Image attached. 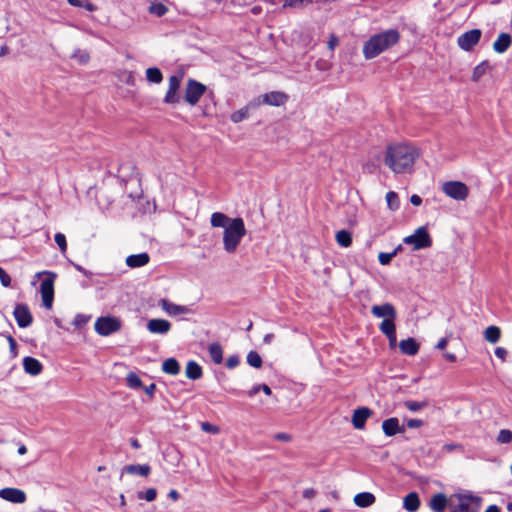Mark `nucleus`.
<instances>
[{"label": "nucleus", "instance_id": "aec40b11", "mask_svg": "<svg viewBox=\"0 0 512 512\" xmlns=\"http://www.w3.org/2000/svg\"><path fill=\"white\" fill-rule=\"evenodd\" d=\"M24 371L32 376L39 375L43 370L41 362L33 357L27 356L23 359Z\"/></svg>", "mask_w": 512, "mask_h": 512}, {"label": "nucleus", "instance_id": "473e14b6", "mask_svg": "<svg viewBox=\"0 0 512 512\" xmlns=\"http://www.w3.org/2000/svg\"><path fill=\"white\" fill-rule=\"evenodd\" d=\"M146 78L151 83L159 84L163 80V75L157 67H150L146 70Z\"/></svg>", "mask_w": 512, "mask_h": 512}, {"label": "nucleus", "instance_id": "8fccbe9b", "mask_svg": "<svg viewBox=\"0 0 512 512\" xmlns=\"http://www.w3.org/2000/svg\"><path fill=\"white\" fill-rule=\"evenodd\" d=\"M442 449L448 453H451L454 451L463 452V446L459 443H446L443 445Z\"/></svg>", "mask_w": 512, "mask_h": 512}, {"label": "nucleus", "instance_id": "49530a36", "mask_svg": "<svg viewBox=\"0 0 512 512\" xmlns=\"http://www.w3.org/2000/svg\"><path fill=\"white\" fill-rule=\"evenodd\" d=\"M181 80H182V76H179V75L170 76L168 90L178 91L180 88Z\"/></svg>", "mask_w": 512, "mask_h": 512}, {"label": "nucleus", "instance_id": "9d476101", "mask_svg": "<svg viewBox=\"0 0 512 512\" xmlns=\"http://www.w3.org/2000/svg\"><path fill=\"white\" fill-rule=\"evenodd\" d=\"M288 101V95L280 91L265 93L254 100L255 105L266 104L270 106H282Z\"/></svg>", "mask_w": 512, "mask_h": 512}, {"label": "nucleus", "instance_id": "5701e85b", "mask_svg": "<svg viewBox=\"0 0 512 512\" xmlns=\"http://www.w3.org/2000/svg\"><path fill=\"white\" fill-rule=\"evenodd\" d=\"M512 42L511 36L508 33H501L493 43V49L496 53L502 54L507 51Z\"/></svg>", "mask_w": 512, "mask_h": 512}, {"label": "nucleus", "instance_id": "f704fd0d", "mask_svg": "<svg viewBox=\"0 0 512 512\" xmlns=\"http://www.w3.org/2000/svg\"><path fill=\"white\" fill-rule=\"evenodd\" d=\"M386 202L390 210L396 211L400 207L398 194L394 191H389L386 194Z\"/></svg>", "mask_w": 512, "mask_h": 512}, {"label": "nucleus", "instance_id": "0eeeda50", "mask_svg": "<svg viewBox=\"0 0 512 512\" xmlns=\"http://www.w3.org/2000/svg\"><path fill=\"white\" fill-rule=\"evenodd\" d=\"M442 191L450 198L464 201L469 195L468 186L460 181H447L442 185Z\"/></svg>", "mask_w": 512, "mask_h": 512}, {"label": "nucleus", "instance_id": "864d4df0", "mask_svg": "<svg viewBox=\"0 0 512 512\" xmlns=\"http://www.w3.org/2000/svg\"><path fill=\"white\" fill-rule=\"evenodd\" d=\"M0 281L4 287H9L11 285V277L1 267H0Z\"/></svg>", "mask_w": 512, "mask_h": 512}, {"label": "nucleus", "instance_id": "20e7f679", "mask_svg": "<svg viewBox=\"0 0 512 512\" xmlns=\"http://www.w3.org/2000/svg\"><path fill=\"white\" fill-rule=\"evenodd\" d=\"M482 498L471 493L454 494L450 497V512H479Z\"/></svg>", "mask_w": 512, "mask_h": 512}, {"label": "nucleus", "instance_id": "bf43d9fd", "mask_svg": "<svg viewBox=\"0 0 512 512\" xmlns=\"http://www.w3.org/2000/svg\"><path fill=\"white\" fill-rule=\"evenodd\" d=\"M155 389H156V385H155L154 383H151L149 386H145V387H144V391H145V393H146L150 398H152V397L154 396Z\"/></svg>", "mask_w": 512, "mask_h": 512}, {"label": "nucleus", "instance_id": "ddd939ff", "mask_svg": "<svg viewBox=\"0 0 512 512\" xmlns=\"http://www.w3.org/2000/svg\"><path fill=\"white\" fill-rule=\"evenodd\" d=\"M371 313L376 318H383V320L396 319L397 312L391 303H384L382 305H374L371 308Z\"/></svg>", "mask_w": 512, "mask_h": 512}, {"label": "nucleus", "instance_id": "de8ad7c7", "mask_svg": "<svg viewBox=\"0 0 512 512\" xmlns=\"http://www.w3.org/2000/svg\"><path fill=\"white\" fill-rule=\"evenodd\" d=\"M54 239L61 252L64 253L67 250V242L65 235L62 233H56Z\"/></svg>", "mask_w": 512, "mask_h": 512}, {"label": "nucleus", "instance_id": "6e6552de", "mask_svg": "<svg viewBox=\"0 0 512 512\" xmlns=\"http://www.w3.org/2000/svg\"><path fill=\"white\" fill-rule=\"evenodd\" d=\"M95 331L101 336H108L121 329V321L115 317H100L95 321Z\"/></svg>", "mask_w": 512, "mask_h": 512}, {"label": "nucleus", "instance_id": "774afa93", "mask_svg": "<svg viewBox=\"0 0 512 512\" xmlns=\"http://www.w3.org/2000/svg\"><path fill=\"white\" fill-rule=\"evenodd\" d=\"M484 512H501L497 505H490Z\"/></svg>", "mask_w": 512, "mask_h": 512}, {"label": "nucleus", "instance_id": "09e8293b", "mask_svg": "<svg viewBox=\"0 0 512 512\" xmlns=\"http://www.w3.org/2000/svg\"><path fill=\"white\" fill-rule=\"evenodd\" d=\"M149 11L157 16H163L166 13L167 8L162 4H153L150 6Z\"/></svg>", "mask_w": 512, "mask_h": 512}, {"label": "nucleus", "instance_id": "423d86ee", "mask_svg": "<svg viewBox=\"0 0 512 512\" xmlns=\"http://www.w3.org/2000/svg\"><path fill=\"white\" fill-rule=\"evenodd\" d=\"M403 242L412 245L414 250H421L432 246V239L425 227H419L412 235L404 238Z\"/></svg>", "mask_w": 512, "mask_h": 512}, {"label": "nucleus", "instance_id": "e433bc0d", "mask_svg": "<svg viewBox=\"0 0 512 512\" xmlns=\"http://www.w3.org/2000/svg\"><path fill=\"white\" fill-rule=\"evenodd\" d=\"M488 62L483 61L473 69L472 80L477 82L487 71Z\"/></svg>", "mask_w": 512, "mask_h": 512}, {"label": "nucleus", "instance_id": "dca6fc26", "mask_svg": "<svg viewBox=\"0 0 512 512\" xmlns=\"http://www.w3.org/2000/svg\"><path fill=\"white\" fill-rule=\"evenodd\" d=\"M147 330L152 334H167L171 330V323L165 319L154 318L147 322Z\"/></svg>", "mask_w": 512, "mask_h": 512}, {"label": "nucleus", "instance_id": "7ed1b4c3", "mask_svg": "<svg viewBox=\"0 0 512 512\" xmlns=\"http://www.w3.org/2000/svg\"><path fill=\"white\" fill-rule=\"evenodd\" d=\"M399 40L400 33L397 29H388L374 34L363 44V56L367 60L376 58L381 53L395 46Z\"/></svg>", "mask_w": 512, "mask_h": 512}, {"label": "nucleus", "instance_id": "c03bdc74", "mask_svg": "<svg viewBox=\"0 0 512 512\" xmlns=\"http://www.w3.org/2000/svg\"><path fill=\"white\" fill-rule=\"evenodd\" d=\"M397 251H398V249L394 250L391 253H384V252L379 253L378 260H379L380 264L388 265L391 262V260L393 259V257L396 256Z\"/></svg>", "mask_w": 512, "mask_h": 512}, {"label": "nucleus", "instance_id": "a18cd8bd", "mask_svg": "<svg viewBox=\"0 0 512 512\" xmlns=\"http://www.w3.org/2000/svg\"><path fill=\"white\" fill-rule=\"evenodd\" d=\"M404 405L409 411L417 412L426 407L427 404L418 401H406Z\"/></svg>", "mask_w": 512, "mask_h": 512}, {"label": "nucleus", "instance_id": "4be33fe9", "mask_svg": "<svg viewBox=\"0 0 512 512\" xmlns=\"http://www.w3.org/2000/svg\"><path fill=\"white\" fill-rule=\"evenodd\" d=\"M151 472V467L148 464H131L127 465L122 469L121 476L124 473L130 474V475H140L142 477H147Z\"/></svg>", "mask_w": 512, "mask_h": 512}, {"label": "nucleus", "instance_id": "2eb2a0df", "mask_svg": "<svg viewBox=\"0 0 512 512\" xmlns=\"http://www.w3.org/2000/svg\"><path fill=\"white\" fill-rule=\"evenodd\" d=\"M0 498L12 503L21 504L26 501V494L17 488H3L0 490Z\"/></svg>", "mask_w": 512, "mask_h": 512}, {"label": "nucleus", "instance_id": "72a5a7b5", "mask_svg": "<svg viewBox=\"0 0 512 512\" xmlns=\"http://www.w3.org/2000/svg\"><path fill=\"white\" fill-rule=\"evenodd\" d=\"M395 319L383 320L379 325L380 331L385 336H391V334L396 333Z\"/></svg>", "mask_w": 512, "mask_h": 512}, {"label": "nucleus", "instance_id": "680f3d73", "mask_svg": "<svg viewBox=\"0 0 512 512\" xmlns=\"http://www.w3.org/2000/svg\"><path fill=\"white\" fill-rule=\"evenodd\" d=\"M410 202L414 205V206H420L421 203H422V199L419 195L417 194H413L411 197H410Z\"/></svg>", "mask_w": 512, "mask_h": 512}, {"label": "nucleus", "instance_id": "5fc2aeb1", "mask_svg": "<svg viewBox=\"0 0 512 512\" xmlns=\"http://www.w3.org/2000/svg\"><path fill=\"white\" fill-rule=\"evenodd\" d=\"M424 425V422L421 419H409L407 421V427L411 429H416Z\"/></svg>", "mask_w": 512, "mask_h": 512}, {"label": "nucleus", "instance_id": "bb28decb", "mask_svg": "<svg viewBox=\"0 0 512 512\" xmlns=\"http://www.w3.org/2000/svg\"><path fill=\"white\" fill-rule=\"evenodd\" d=\"M185 374L191 380H198L202 377L203 371L197 362L189 361L186 365Z\"/></svg>", "mask_w": 512, "mask_h": 512}, {"label": "nucleus", "instance_id": "6e6d98bb", "mask_svg": "<svg viewBox=\"0 0 512 512\" xmlns=\"http://www.w3.org/2000/svg\"><path fill=\"white\" fill-rule=\"evenodd\" d=\"M6 338L9 343V347H10V351H11L12 355L16 356L17 343H16L15 339L11 335H7Z\"/></svg>", "mask_w": 512, "mask_h": 512}, {"label": "nucleus", "instance_id": "a211bd4d", "mask_svg": "<svg viewBox=\"0 0 512 512\" xmlns=\"http://www.w3.org/2000/svg\"><path fill=\"white\" fill-rule=\"evenodd\" d=\"M382 430L384 434L388 437H392L398 433H404L405 428L401 426L399 423V419L396 417H391L382 422Z\"/></svg>", "mask_w": 512, "mask_h": 512}, {"label": "nucleus", "instance_id": "c756f323", "mask_svg": "<svg viewBox=\"0 0 512 512\" xmlns=\"http://www.w3.org/2000/svg\"><path fill=\"white\" fill-rule=\"evenodd\" d=\"M501 337V330L497 326H489L484 331V338L486 341L495 344L500 340Z\"/></svg>", "mask_w": 512, "mask_h": 512}, {"label": "nucleus", "instance_id": "f3484780", "mask_svg": "<svg viewBox=\"0 0 512 512\" xmlns=\"http://www.w3.org/2000/svg\"><path fill=\"white\" fill-rule=\"evenodd\" d=\"M428 506L433 512H444L446 508L450 509V498L444 493H437L431 497Z\"/></svg>", "mask_w": 512, "mask_h": 512}, {"label": "nucleus", "instance_id": "cd10ccee", "mask_svg": "<svg viewBox=\"0 0 512 512\" xmlns=\"http://www.w3.org/2000/svg\"><path fill=\"white\" fill-rule=\"evenodd\" d=\"M162 371L169 375H177L180 372V365L175 358H168L162 364Z\"/></svg>", "mask_w": 512, "mask_h": 512}, {"label": "nucleus", "instance_id": "ea45409f", "mask_svg": "<svg viewBox=\"0 0 512 512\" xmlns=\"http://www.w3.org/2000/svg\"><path fill=\"white\" fill-rule=\"evenodd\" d=\"M138 499H145L148 502H152L157 497V491L154 488H148L146 491H140L137 493Z\"/></svg>", "mask_w": 512, "mask_h": 512}, {"label": "nucleus", "instance_id": "412c9836", "mask_svg": "<svg viewBox=\"0 0 512 512\" xmlns=\"http://www.w3.org/2000/svg\"><path fill=\"white\" fill-rule=\"evenodd\" d=\"M149 260H150V256L148 255V253L143 252L140 254L129 255L126 258L125 262H126V265L130 268H139V267H143L146 264H148Z\"/></svg>", "mask_w": 512, "mask_h": 512}, {"label": "nucleus", "instance_id": "79ce46f5", "mask_svg": "<svg viewBox=\"0 0 512 512\" xmlns=\"http://www.w3.org/2000/svg\"><path fill=\"white\" fill-rule=\"evenodd\" d=\"M311 2L312 0H284L283 8H302Z\"/></svg>", "mask_w": 512, "mask_h": 512}, {"label": "nucleus", "instance_id": "58836bf2", "mask_svg": "<svg viewBox=\"0 0 512 512\" xmlns=\"http://www.w3.org/2000/svg\"><path fill=\"white\" fill-rule=\"evenodd\" d=\"M497 442L500 444H509L512 442V431L509 429H501L497 436Z\"/></svg>", "mask_w": 512, "mask_h": 512}, {"label": "nucleus", "instance_id": "a19ab883", "mask_svg": "<svg viewBox=\"0 0 512 512\" xmlns=\"http://www.w3.org/2000/svg\"><path fill=\"white\" fill-rule=\"evenodd\" d=\"M72 58L76 59L80 64L84 65L90 60V55L85 50L77 49L73 53Z\"/></svg>", "mask_w": 512, "mask_h": 512}, {"label": "nucleus", "instance_id": "13d9d810", "mask_svg": "<svg viewBox=\"0 0 512 512\" xmlns=\"http://www.w3.org/2000/svg\"><path fill=\"white\" fill-rule=\"evenodd\" d=\"M338 43H339V40H338L337 36L331 35L329 38V41H328V48L331 51H333L335 49V47L338 45Z\"/></svg>", "mask_w": 512, "mask_h": 512}, {"label": "nucleus", "instance_id": "c85d7f7f", "mask_svg": "<svg viewBox=\"0 0 512 512\" xmlns=\"http://www.w3.org/2000/svg\"><path fill=\"white\" fill-rule=\"evenodd\" d=\"M209 355L215 364H221L223 361V350L219 343H212L208 347Z\"/></svg>", "mask_w": 512, "mask_h": 512}, {"label": "nucleus", "instance_id": "a878e982", "mask_svg": "<svg viewBox=\"0 0 512 512\" xmlns=\"http://www.w3.org/2000/svg\"><path fill=\"white\" fill-rule=\"evenodd\" d=\"M376 501L374 494L370 492H361L354 496V503L356 506L366 508L373 505Z\"/></svg>", "mask_w": 512, "mask_h": 512}, {"label": "nucleus", "instance_id": "4d7b16f0", "mask_svg": "<svg viewBox=\"0 0 512 512\" xmlns=\"http://www.w3.org/2000/svg\"><path fill=\"white\" fill-rule=\"evenodd\" d=\"M508 352L505 348L503 347H497L495 349V355L501 359L502 361H505L506 360V356H507Z\"/></svg>", "mask_w": 512, "mask_h": 512}, {"label": "nucleus", "instance_id": "f03ea898", "mask_svg": "<svg viewBox=\"0 0 512 512\" xmlns=\"http://www.w3.org/2000/svg\"><path fill=\"white\" fill-rule=\"evenodd\" d=\"M419 156V150L414 145L395 143L387 146L384 163L396 174L410 173Z\"/></svg>", "mask_w": 512, "mask_h": 512}, {"label": "nucleus", "instance_id": "6ab92c4d", "mask_svg": "<svg viewBox=\"0 0 512 512\" xmlns=\"http://www.w3.org/2000/svg\"><path fill=\"white\" fill-rule=\"evenodd\" d=\"M372 411L367 407H360L354 410L352 424L356 429H363L366 420L371 416Z\"/></svg>", "mask_w": 512, "mask_h": 512}, {"label": "nucleus", "instance_id": "9b49d317", "mask_svg": "<svg viewBox=\"0 0 512 512\" xmlns=\"http://www.w3.org/2000/svg\"><path fill=\"white\" fill-rule=\"evenodd\" d=\"M482 32L479 29H472L461 34L457 39L458 46L464 51H470L480 41Z\"/></svg>", "mask_w": 512, "mask_h": 512}, {"label": "nucleus", "instance_id": "b1692460", "mask_svg": "<svg viewBox=\"0 0 512 512\" xmlns=\"http://www.w3.org/2000/svg\"><path fill=\"white\" fill-rule=\"evenodd\" d=\"M399 348L403 354L414 356L419 351V344L414 338H407L400 341Z\"/></svg>", "mask_w": 512, "mask_h": 512}, {"label": "nucleus", "instance_id": "052dcab7", "mask_svg": "<svg viewBox=\"0 0 512 512\" xmlns=\"http://www.w3.org/2000/svg\"><path fill=\"white\" fill-rule=\"evenodd\" d=\"M82 8H85L86 10L93 12L96 10V6L89 2L88 0H82Z\"/></svg>", "mask_w": 512, "mask_h": 512}, {"label": "nucleus", "instance_id": "4468645a", "mask_svg": "<svg viewBox=\"0 0 512 512\" xmlns=\"http://www.w3.org/2000/svg\"><path fill=\"white\" fill-rule=\"evenodd\" d=\"M158 305L169 315L178 316L188 314L191 310L187 306L175 304L168 299H160Z\"/></svg>", "mask_w": 512, "mask_h": 512}, {"label": "nucleus", "instance_id": "c9c22d12", "mask_svg": "<svg viewBox=\"0 0 512 512\" xmlns=\"http://www.w3.org/2000/svg\"><path fill=\"white\" fill-rule=\"evenodd\" d=\"M247 363L256 369L261 368L262 366V358L256 351H250L247 355Z\"/></svg>", "mask_w": 512, "mask_h": 512}, {"label": "nucleus", "instance_id": "603ef678", "mask_svg": "<svg viewBox=\"0 0 512 512\" xmlns=\"http://www.w3.org/2000/svg\"><path fill=\"white\" fill-rule=\"evenodd\" d=\"M240 363V359L237 355H231L226 360V366L229 369H233L237 367Z\"/></svg>", "mask_w": 512, "mask_h": 512}, {"label": "nucleus", "instance_id": "f257e3e1", "mask_svg": "<svg viewBox=\"0 0 512 512\" xmlns=\"http://www.w3.org/2000/svg\"><path fill=\"white\" fill-rule=\"evenodd\" d=\"M213 228H223V249L228 254L236 253L242 239L246 236L244 220L240 217L230 218L222 212H214L210 217Z\"/></svg>", "mask_w": 512, "mask_h": 512}, {"label": "nucleus", "instance_id": "f8f14e48", "mask_svg": "<svg viewBox=\"0 0 512 512\" xmlns=\"http://www.w3.org/2000/svg\"><path fill=\"white\" fill-rule=\"evenodd\" d=\"M13 315L20 328H26L32 324L33 317L26 304H17Z\"/></svg>", "mask_w": 512, "mask_h": 512}, {"label": "nucleus", "instance_id": "1a4fd4ad", "mask_svg": "<svg viewBox=\"0 0 512 512\" xmlns=\"http://www.w3.org/2000/svg\"><path fill=\"white\" fill-rule=\"evenodd\" d=\"M206 89L204 84L194 79H189L185 89V101L191 106H195L206 92Z\"/></svg>", "mask_w": 512, "mask_h": 512}, {"label": "nucleus", "instance_id": "338daca9", "mask_svg": "<svg viewBox=\"0 0 512 512\" xmlns=\"http://www.w3.org/2000/svg\"><path fill=\"white\" fill-rule=\"evenodd\" d=\"M444 358L449 362H455L456 361V355L453 353L445 352L443 354Z\"/></svg>", "mask_w": 512, "mask_h": 512}, {"label": "nucleus", "instance_id": "69168bd1", "mask_svg": "<svg viewBox=\"0 0 512 512\" xmlns=\"http://www.w3.org/2000/svg\"><path fill=\"white\" fill-rule=\"evenodd\" d=\"M316 492L314 489L310 488V489H306L304 492H303V496L307 499H311L315 496Z\"/></svg>", "mask_w": 512, "mask_h": 512}, {"label": "nucleus", "instance_id": "0e129e2a", "mask_svg": "<svg viewBox=\"0 0 512 512\" xmlns=\"http://www.w3.org/2000/svg\"><path fill=\"white\" fill-rule=\"evenodd\" d=\"M448 343L447 338H441L438 343L436 344V349L443 350Z\"/></svg>", "mask_w": 512, "mask_h": 512}, {"label": "nucleus", "instance_id": "37998d69", "mask_svg": "<svg viewBox=\"0 0 512 512\" xmlns=\"http://www.w3.org/2000/svg\"><path fill=\"white\" fill-rule=\"evenodd\" d=\"M180 96L178 91L175 90H167L166 95L164 97V102L168 104H176L179 103Z\"/></svg>", "mask_w": 512, "mask_h": 512}, {"label": "nucleus", "instance_id": "393cba45", "mask_svg": "<svg viewBox=\"0 0 512 512\" xmlns=\"http://www.w3.org/2000/svg\"><path fill=\"white\" fill-rule=\"evenodd\" d=\"M403 507L408 512H416L420 507V499L416 492H410L403 499Z\"/></svg>", "mask_w": 512, "mask_h": 512}, {"label": "nucleus", "instance_id": "3c124183", "mask_svg": "<svg viewBox=\"0 0 512 512\" xmlns=\"http://www.w3.org/2000/svg\"><path fill=\"white\" fill-rule=\"evenodd\" d=\"M201 429L206 432V433H211V434H218L219 433V427L209 423V422H203L201 424Z\"/></svg>", "mask_w": 512, "mask_h": 512}, {"label": "nucleus", "instance_id": "2f4dec72", "mask_svg": "<svg viewBox=\"0 0 512 512\" xmlns=\"http://www.w3.org/2000/svg\"><path fill=\"white\" fill-rule=\"evenodd\" d=\"M336 242L341 246V247H349L351 246L352 244V236H351V233L347 230H340L336 233Z\"/></svg>", "mask_w": 512, "mask_h": 512}, {"label": "nucleus", "instance_id": "4c0bfd02", "mask_svg": "<svg viewBox=\"0 0 512 512\" xmlns=\"http://www.w3.org/2000/svg\"><path fill=\"white\" fill-rule=\"evenodd\" d=\"M127 386L132 389L142 387V381L140 377L135 373H129L126 378Z\"/></svg>", "mask_w": 512, "mask_h": 512}, {"label": "nucleus", "instance_id": "7c9ffc66", "mask_svg": "<svg viewBox=\"0 0 512 512\" xmlns=\"http://www.w3.org/2000/svg\"><path fill=\"white\" fill-rule=\"evenodd\" d=\"M250 106H256L254 101L250 102L247 106L233 112L230 116V120L233 123H239V122L243 121L244 119H246L248 117V112H249Z\"/></svg>", "mask_w": 512, "mask_h": 512}, {"label": "nucleus", "instance_id": "39448f33", "mask_svg": "<svg viewBox=\"0 0 512 512\" xmlns=\"http://www.w3.org/2000/svg\"><path fill=\"white\" fill-rule=\"evenodd\" d=\"M42 274L47 275V278L44 279L40 285L42 303L46 309H51L54 300V280L56 278V274L53 272L44 271L38 273L37 276L39 277Z\"/></svg>", "mask_w": 512, "mask_h": 512}, {"label": "nucleus", "instance_id": "e2e57ef3", "mask_svg": "<svg viewBox=\"0 0 512 512\" xmlns=\"http://www.w3.org/2000/svg\"><path fill=\"white\" fill-rule=\"evenodd\" d=\"M259 391H261L260 384L253 386L249 391H247V395L249 397H253L256 395Z\"/></svg>", "mask_w": 512, "mask_h": 512}]
</instances>
